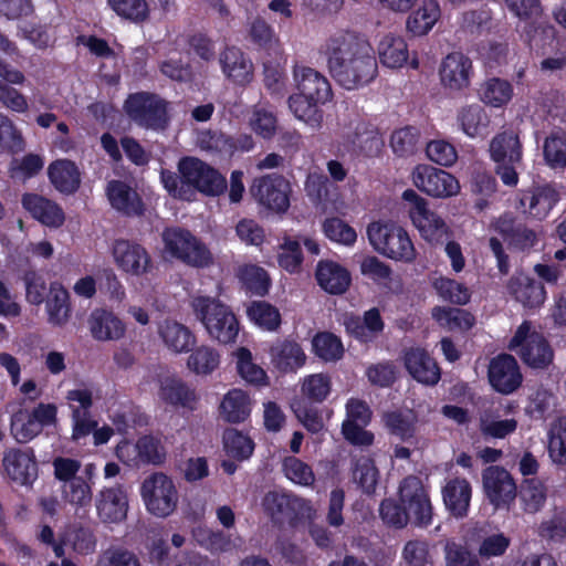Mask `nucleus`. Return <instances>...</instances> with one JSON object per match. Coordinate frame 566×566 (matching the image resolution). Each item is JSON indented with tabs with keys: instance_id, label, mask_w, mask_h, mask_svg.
Masks as SVG:
<instances>
[{
	"instance_id": "f257e3e1",
	"label": "nucleus",
	"mask_w": 566,
	"mask_h": 566,
	"mask_svg": "<svg viewBox=\"0 0 566 566\" xmlns=\"http://www.w3.org/2000/svg\"><path fill=\"white\" fill-rule=\"evenodd\" d=\"M333 78L346 90L370 83L377 75V61L369 42L355 32H337L322 46Z\"/></svg>"
},
{
	"instance_id": "f03ea898",
	"label": "nucleus",
	"mask_w": 566,
	"mask_h": 566,
	"mask_svg": "<svg viewBox=\"0 0 566 566\" xmlns=\"http://www.w3.org/2000/svg\"><path fill=\"white\" fill-rule=\"evenodd\" d=\"M178 171L179 178L166 170L160 175L165 189L175 198L191 200L196 191L219 196L227 188L224 177L200 159L182 158L178 164Z\"/></svg>"
},
{
	"instance_id": "7ed1b4c3",
	"label": "nucleus",
	"mask_w": 566,
	"mask_h": 566,
	"mask_svg": "<svg viewBox=\"0 0 566 566\" xmlns=\"http://www.w3.org/2000/svg\"><path fill=\"white\" fill-rule=\"evenodd\" d=\"M191 306L211 339L220 344L235 340L239 322L227 304L214 297L199 295L192 298Z\"/></svg>"
},
{
	"instance_id": "20e7f679",
	"label": "nucleus",
	"mask_w": 566,
	"mask_h": 566,
	"mask_svg": "<svg viewBox=\"0 0 566 566\" xmlns=\"http://www.w3.org/2000/svg\"><path fill=\"white\" fill-rule=\"evenodd\" d=\"M371 247L380 254L406 263L416 260L417 253L408 232L391 222H373L367 228Z\"/></svg>"
},
{
	"instance_id": "39448f33",
	"label": "nucleus",
	"mask_w": 566,
	"mask_h": 566,
	"mask_svg": "<svg viewBox=\"0 0 566 566\" xmlns=\"http://www.w3.org/2000/svg\"><path fill=\"white\" fill-rule=\"evenodd\" d=\"M145 509L156 517H168L178 507L179 492L174 479L164 472H154L140 484Z\"/></svg>"
},
{
	"instance_id": "423d86ee",
	"label": "nucleus",
	"mask_w": 566,
	"mask_h": 566,
	"mask_svg": "<svg viewBox=\"0 0 566 566\" xmlns=\"http://www.w3.org/2000/svg\"><path fill=\"white\" fill-rule=\"evenodd\" d=\"M506 6L518 19L517 31L531 46H543L554 34L553 27L542 19L537 0H506Z\"/></svg>"
},
{
	"instance_id": "0eeeda50",
	"label": "nucleus",
	"mask_w": 566,
	"mask_h": 566,
	"mask_svg": "<svg viewBox=\"0 0 566 566\" xmlns=\"http://www.w3.org/2000/svg\"><path fill=\"white\" fill-rule=\"evenodd\" d=\"M509 347L533 368H544L553 360V350L548 343L527 321L517 327Z\"/></svg>"
},
{
	"instance_id": "6e6552de",
	"label": "nucleus",
	"mask_w": 566,
	"mask_h": 566,
	"mask_svg": "<svg viewBox=\"0 0 566 566\" xmlns=\"http://www.w3.org/2000/svg\"><path fill=\"white\" fill-rule=\"evenodd\" d=\"M165 250L174 258L197 268L212 263L209 249L189 231L178 228L166 229L163 232Z\"/></svg>"
},
{
	"instance_id": "1a4fd4ad",
	"label": "nucleus",
	"mask_w": 566,
	"mask_h": 566,
	"mask_svg": "<svg viewBox=\"0 0 566 566\" xmlns=\"http://www.w3.org/2000/svg\"><path fill=\"white\" fill-rule=\"evenodd\" d=\"M57 421V407L54 403L41 402L32 409H21L11 420V432L18 442H29L39 436L44 427L54 426Z\"/></svg>"
},
{
	"instance_id": "9d476101",
	"label": "nucleus",
	"mask_w": 566,
	"mask_h": 566,
	"mask_svg": "<svg viewBox=\"0 0 566 566\" xmlns=\"http://www.w3.org/2000/svg\"><path fill=\"white\" fill-rule=\"evenodd\" d=\"M411 180L420 191L437 199L455 197L461 190L452 174L427 164H419L412 169Z\"/></svg>"
},
{
	"instance_id": "9b49d317",
	"label": "nucleus",
	"mask_w": 566,
	"mask_h": 566,
	"mask_svg": "<svg viewBox=\"0 0 566 566\" xmlns=\"http://www.w3.org/2000/svg\"><path fill=\"white\" fill-rule=\"evenodd\" d=\"M158 400L172 408L192 411L199 402L197 390L181 377L159 368L156 374Z\"/></svg>"
},
{
	"instance_id": "f8f14e48",
	"label": "nucleus",
	"mask_w": 566,
	"mask_h": 566,
	"mask_svg": "<svg viewBox=\"0 0 566 566\" xmlns=\"http://www.w3.org/2000/svg\"><path fill=\"white\" fill-rule=\"evenodd\" d=\"M125 109L134 122L147 128H164L168 120L167 104L155 95H130L125 103Z\"/></svg>"
},
{
	"instance_id": "ddd939ff",
	"label": "nucleus",
	"mask_w": 566,
	"mask_h": 566,
	"mask_svg": "<svg viewBox=\"0 0 566 566\" xmlns=\"http://www.w3.org/2000/svg\"><path fill=\"white\" fill-rule=\"evenodd\" d=\"M111 252L114 264L126 275L142 277L154 268L150 254L138 243L116 240Z\"/></svg>"
},
{
	"instance_id": "4468645a",
	"label": "nucleus",
	"mask_w": 566,
	"mask_h": 566,
	"mask_svg": "<svg viewBox=\"0 0 566 566\" xmlns=\"http://www.w3.org/2000/svg\"><path fill=\"white\" fill-rule=\"evenodd\" d=\"M399 501L415 524L428 525L431 522V501L427 488L419 478L408 476L401 482Z\"/></svg>"
},
{
	"instance_id": "2eb2a0df",
	"label": "nucleus",
	"mask_w": 566,
	"mask_h": 566,
	"mask_svg": "<svg viewBox=\"0 0 566 566\" xmlns=\"http://www.w3.org/2000/svg\"><path fill=\"white\" fill-rule=\"evenodd\" d=\"M482 482L486 499L496 510L509 509L517 496L515 481L503 468L485 469L482 473Z\"/></svg>"
},
{
	"instance_id": "dca6fc26",
	"label": "nucleus",
	"mask_w": 566,
	"mask_h": 566,
	"mask_svg": "<svg viewBox=\"0 0 566 566\" xmlns=\"http://www.w3.org/2000/svg\"><path fill=\"white\" fill-rule=\"evenodd\" d=\"M370 418L371 411L365 401L356 398L348 399L346 402V418L342 424L345 439L355 446H370L374 441V434L365 430Z\"/></svg>"
},
{
	"instance_id": "f3484780",
	"label": "nucleus",
	"mask_w": 566,
	"mask_h": 566,
	"mask_svg": "<svg viewBox=\"0 0 566 566\" xmlns=\"http://www.w3.org/2000/svg\"><path fill=\"white\" fill-rule=\"evenodd\" d=\"M96 515L103 524H120L128 513V495L120 485L103 488L94 501Z\"/></svg>"
},
{
	"instance_id": "a211bd4d",
	"label": "nucleus",
	"mask_w": 566,
	"mask_h": 566,
	"mask_svg": "<svg viewBox=\"0 0 566 566\" xmlns=\"http://www.w3.org/2000/svg\"><path fill=\"white\" fill-rule=\"evenodd\" d=\"M252 195L269 209L283 212L290 206V184L281 176H266L254 180Z\"/></svg>"
},
{
	"instance_id": "6ab92c4d",
	"label": "nucleus",
	"mask_w": 566,
	"mask_h": 566,
	"mask_svg": "<svg viewBox=\"0 0 566 566\" xmlns=\"http://www.w3.org/2000/svg\"><path fill=\"white\" fill-rule=\"evenodd\" d=\"M2 467L7 476L20 485H30L38 478V464L31 449H10L6 451Z\"/></svg>"
},
{
	"instance_id": "aec40b11",
	"label": "nucleus",
	"mask_w": 566,
	"mask_h": 566,
	"mask_svg": "<svg viewBox=\"0 0 566 566\" xmlns=\"http://www.w3.org/2000/svg\"><path fill=\"white\" fill-rule=\"evenodd\" d=\"M472 74V62L461 52L448 54L439 67L441 84L450 91L467 88L471 83Z\"/></svg>"
},
{
	"instance_id": "412c9836",
	"label": "nucleus",
	"mask_w": 566,
	"mask_h": 566,
	"mask_svg": "<svg viewBox=\"0 0 566 566\" xmlns=\"http://www.w3.org/2000/svg\"><path fill=\"white\" fill-rule=\"evenodd\" d=\"M219 64L226 78L234 85L245 86L253 80V62L235 46H228L219 54Z\"/></svg>"
},
{
	"instance_id": "4be33fe9",
	"label": "nucleus",
	"mask_w": 566,
	"mask_h": 566,
	"mask_svg": "<svg viewBox=\"0 0 566 566\" xmlns=\"http://www.w3.org/2000/svg\"><path fill=\"white\" fill-rule=\"evenodd\" d=\"M489 379L493 388L501 394H511L522 384V374L517 361L511 355H500L492 359Z\"/></svg>"
},
{
	"instance_id": "5701e85b",
	"label": "nucleus",
	"mask_w": 566,
	"mask_h": 566,
	"mask_svg": "<svg viewBox=\"0 0 566 566\" xmlns=\"http://www.w3.org/2000/svg\"><path fill=\"white\" fill-rule=\"evenodd\" d=\"M293 74L298 94L318 104H325L331 99V84L319 72L307 66H296Z\"/></svg>"
},
{
	"instance_id": "b1692460",
	"label": "nucleus",
	"mask_w": 566,
	"mask_h": 566,
	"mask_svg": "<svg viewBox=\"0 0 566 566\" xmlns=\"http://www.w3.org/2000/svg\"><path fill=\"white\" fill-rule=\"evenodd\" d=\"M157 334L164 347L171 354H185L196 344V336L185 324L166 318L157 326Z\"/></svg>"
},
{
	"instance_id": "393cba45",
	"label": "nucleus",
	"mask_w": 566,
	"mask_h": 566,
	"mask_svg": "<svg viewBox=\"0 0 566 566\" xmlns=\"http://www.w3.org/2000/svg\"><path fill=\"white\" fill-rule=\"evenodd\" d=\"M92 337L97 342H116L126 334L125 322L115 313L104 310H94L87 319Z\"/></svg>"
},
{
	"instance_id": "a878e982",
	"label": "nucleus",
	"mask_w": 566,
	"mask_h": 566,
	"mask_svg": "<svg viewBox=\"0 0 566 566\" xmlns=\"http://www.w3.org/2000/svg\"><path fill=\"white\" fill-rule=\"evenodd\" d=\"M270 363L279 371H296L306 360L301 345L290 339H277L268 348Z\"/></svg>"
},
{
	"instance_id": "bb28decb",
	"label": "nucleus",
	"mask_w": 566,
	"mask_h": 566,
	"mask_svg": "<svg viewBox=\"0 0 566 566\" xmlns=\"http://www.w3.org/2000/svg\"><path fill=\"white\" fill-rule=\"evenodd\" d=\"M378 56L382 65L389 69H400L410 64L418 67L416 59L409 60V50L406 40L397 34L388 33L381 38L377 46Z\"/></svg>"
},
{
	"instance_id": "cd10ccee",
	"label": "nucleus",
	"mask_w": 566,
	"mask_h": 566,
	"mask_svg": "<svg viewBox=\"0 0 566 566\" xmlns=\"http://www.w3.org/2000/svg\"><path fill=\"white\" fill-rule=\"evenodd\" d=\"M557 201V191L546 185L524 192L520 203L525 214L536 220H543L547 218Z\"/></svg>"
},
{
	"instance_id": "c85d7f7f",
	"label": "nucleus",
	"mask_w": 566,
	"mask_h": 566,
	"mask_svg": "<svg viewBox=\"0 0 566 566\" xmlns=\"http://www.w3.org/2000/svg\"><path fill=\"white\" fill-rule=\"evenodd\" d=\"M403 364L411 377L421 384L434 385L440 379L437 363L421 348L406 350Z\"/></svg>"
},
{
	"instance_id": "c756f323",
	"label": "nucleus",
	"mask_w": 566,
	"mask_h": 566,
	"mask_svg": "<svg viewBox=\"0 0 566 566\" xmlns=\"http://www.w3.org/2000/svg\"><path fill=\"white\" fill-rule=\"evenodd\" d=\"M23 207L34 219L51 228H59L64 223L65 216L61 207L39 195L27 193L22 198Z\"/></svg>"
},
{
	"instance_id": "7c9ffc66",
	"label": "nucleus",
	"mask_w": 566,
	"mask_h": 566,
	"mask_svg": "<svg viewBox=\"0 0 566 566\" xmlns=\"http://www.w3.org/2000/svg\"><path fill=\"white\" fill-rule=\"evenodd\" d=\"M316 280L318 285L329 294H342L346 292L352 282L349 271L343 265L329 260L318 262Z\"/></svg>"
},
{
	"instance_id": "2f4dec72",
	"label": "nucleus",
	"mask_w": 566,
	"mask_h": 566,
	"mask_svg": "<svg viewBox=\"0 0 566 566\" xmlns=\"http://www.w3.org/2000/svg\"><path fill=\"white\" fill-rule=\"evenodd\" d=\"M48 176L53 187L66 195L74 193L81 185L77 165L70 159H56L48 167Z\"/></svg>"
},
{
	"instance_id": "473e14b6",
	"label": "nucleus",
	"mask_w": 566,
	"mask_h": 566,
	"mask_svg": "<svg viewBox=\"0 0 566 566\" xmlns=\"http://www.w3.org/2000/svg\"><path fill=\"white\" fill-rule=\"evenodd\" d=\"M509 291L517 302L528 308L539 307L546 300L544 286L522 273L511 279Z\"/></svg>"
},
{
	"instance_id": "72a5a7b5",
	"label": "nucleus",
	"mask_w": 566,
	"mask_h": 566,
	"mask_svg": "<svg viewBox=\"0 0 566 566\" xmlns=\"http://www.w3.org/2000/svg\"><path fill=\"white\" fill-rule=\"evenodd\" d=\"M441 17V9L436 0H422L407 18L406 29L415 36L428 34Z\"/></svg>"
},
{
	"instance_id": "f704fd0d",
	"label": "nucleus",
	"mask_w": 566,
	"mask_h": 566,
	"mask_svg": "<svg viewBox=\"0 0 566 566\" xmlns=\"http://www.w3.org/2000/svg\"><path fill=\"white\" fill-rule=\"evenodd\" d=\"M443 502L447 509L455 517H464L468 514L472 489L465 479H451L442 490Z\"/></svg>"
},
{
	"instance_id": "c9c22d12",
	"label": "nucleus",
	"mask_w": 566,
	"mask_h": 566,
	"mask_svg": "<svg viewBox=\"0 0 566 566\" xmlns=\"http://www.w3.org/2000/svg\"><path fill=\"white\" fill-rule=\"evenodd\" d=\"M421 238L430 243H437L448 233V226L444 220L428 206L418 212H411L409 217Z\"/></svg>"
},
{
	"instance_id": "e433bc0d",
	"label": "nucleus",
	"mask_w": 566,
	"mask_h": 566,
	"mask_svg": "<svg viewBox=\"0 0 566 566\" xmlns=\"http://www.w3.org/2000/svg\"><path fill=\"white\" fill-rule=\"evenodd\" d=\"M490 153L496 164L517 165L523 156L518 135L512 130L496 135L491 142Z\"/></svg>"
},
{
	"instance_id": "4c0bfd02",
	"label": "nucleus",
	"mask_w": 566,
	"mask_h": 566,
	"mask_svg": "<svg viewBox=\"0 0 566 566\" xmlns=\"http://www.w3.org/2000/svg\"><path fill=\"white\" fill-rule=\"evenodd\" d=\"M107 197L114 209L125 214H139L143 210L137 192L122 181L113 180L107 185Z\"/></svg>"
},
{
	"instance_id": "58836bf2",
	"label": "nucleus",
	"mask_w": 566,
	"mask_h": 566,
	"mask_svg": "<svg viewBox=\"0 0 566 566\" xmlns=\"http://www.w3.org/2000/svg\"><path fill=\"white\" fill-rule=\"evenodd\" d=\"M251 399L242 389H232L220 403V416L228 422L244 421L251 413Z\"/></svg>"
},
{
	"instance_id": "ea45409f",
	"label": "nucleus",
	"mask_w": 566,
	"mask_h": 566,
	"mask_svg": "<svg viewBox=\"0 0 566 566\" xmlns=\"http://www.w3.org/2000/svg\"><path fill=\"white\" fill-rule=\"evenodd\" d=\"M461 130L470 138L483 137L489 133L490 118L478 104L462 107L458 113Z\"/></svg>"
},
{
	"instance_id": "a19ab883",
	"label": "nucleus",
	"mask_w": 566,
	"mask_h": 566,
	"mask_svg": "<svg viewBox=\"0 0 566 566\" xmlns=\"http://www.w3.org/2000/svg\"><path fill=\"white\" fill-rule=\"evenodd\" d=\"M220 361V354L216 348L209 345H200L188 356L186 367L191 374L206 377L219 368Z\"/></svg>"
},
{
	"instance_id": "79ce46f5",
	"label": "nucleus",
	"mask_w": 566,
	"mask_h": 566,
	"mask_svg": "<svg viewBox=\"0 0 566 566\" xmlns=\"http://www.w3.org/2000/svg\"><path fill=\"white\" fill-rule=\"evenodd\" d=\"M69 292L59 283H53L46 300L45 308L49 323L63 326L70 318L71 307Z\"/></svg>"
},
{
	"instance_id": "37998d69",
	"label": "nucleus",
	"mask_w": 566,
	"mask_h": 566,
	"mask_svg": "<svg viewBox=\"0 0 566 566\" xmlns=\"http://www.w3.org/2000/svg\"><path fill=\"white\" fill-rule=\"evenodd\" d=\"M347 332L354 335L361 342L371 340L384 328V322L380 317L379 311L371 308L367 311L364 318L347 317L345 321Z\"/></svg>"
},
{
	"instance_id": "c03bdc74",
	"label": "nucleus",
	"mask_w": 566,
	"mask_h": 566,
	"mask_svg": "<svg viewBox=\"0 0 566 566\" xmlns=\"http://www.w3.org/2000/svg\"><path fill=\"white\" fill-rule=\"evenodd\" d=\"M543 159L547 167L553 170L566 168V133L555 130L549 133L542 145Z\"/></svg>"
},
{
	"instance_id": "a18cd8bd",
	"label": "nucleus",
	"mask_w": 566,
	"mask_h": 566,
	"mask_svg": "<svg viewBox=\"0 0 566 566\" xmlns=\"http://www.w3.org/2000/svg\"><path fill=\"white\" fill-rule=\"evenodd\" d=\"M431 316L440 327L451 332H464L474 325V317L461 308L436 306L431 311Z\"/></svg>"
},
{
	"instance_id": "49530a36",
	"label": "nucleus",
	"mask_w": 566,
	"mask_h": 566,
	"mask_svg": "<svg viewBox=\"0 0 566 566\" xmlns=\"http://www.w3.org/2000/svg\"><path fill=\"white\" fill-rule=\"evenodd\" d=\"M479 96L484 104L500 108L512 99L513 86L510 82L502 78H489L481 84Z\"/></svg>"
},
{
	"instance_id": "de8ad7c7",
	"label": "nucleus",
	"mask_w": 566,
	"mask_h": 566,
	"mask_svg": "<svg viewBox=\"0 0 566 566\" xmlns=\"http://www.w3.org/2000/svg\"><path fill=\"white\" fill-rule=\"evenodd\" d=\"M249 319L259 328L275 332L281 325V313L277 307L265 302L254 301L247 307Z\"/></svg>"
},
{
	"instance_id": "09e8293b",
	"label": "nucleus",
	"mask_w": 566,
	"mask_h": 566,
	"mask_svg": "<svg viewBox=\"0 0 566 566\" xmlns=\"http://www.w3.org/2000/svg\"><path fill=\"white\" fill-rule=\"evenodd\" d=\"M518 499L523 511L534 514L544 506L547 499V488L536 478L525 479L521 485Z\"/></svg>"
},
{
	"instance_id": "8fccbe9b",
	"label": "nucleus",
	"mask_w": 566,
	"mask_h": 566,
	"mask_svg": "<svg viewBox=\"0 0 566 566\" xmlns=\"http://www.w3.org/2000/svg\"><path fill=\"white\" fill-rule=\"evenodd\" d=\"M233 356L238 373L244 381L256 386L268 385V375L261 366L254 363L250 349L239 347L233 353Z\"/></svg>"
},
{
	"instance_id": "3c124183",
	"label": "nucleus",
	"mask_w": 566,
	"mask_h": 566,
	"mask_svg": "<svg viewBox=\"0 0 566 566\" xmlns=\"http://www.w3.org/2000/svg\"><path fill=\"white\" fill-rule=\"evenodd\" d=\"M317 105L318 103L298 93L289 98V106L294 116L313 129L321 126L323 118Z\"/></svg>"
},
{
	"instance_id": "603ef678",
	"label": "nucleus",
	"mask_w": 566,
	"mask_h": 566,
	"mask_svg": "<svg viewBox=\"0 0 566 566\" xmlns=\"http://www.w3.org/2000/svg\"><path fill=\"white\" fill-rule=\"evenodd\" d=\"M300 384L302 396L311 402H323L332 391V379L323 373L307 375Z\"/></svg>"
},
{
	"instance_id": "864d4df0",
	"label": "nucleus",
	"mask_w": 566,
	"mask_h": 566,
	"mask_svg": "<svg viewBox=\"0 0 566 566\" xmlns=\"http://www.w3.org/2000/svg\"><path fill=\"white\" fill-rule=\"evenodd\" d=\"M432 286L442 300L452 304L464 305L470 301L471 292L469 287L447 276L437 277Z\"/></svg>"
},
{
	"instance_id": "5fc2aeb1",
	"label": "nucleus",
	"mask_w": 566,
	"mask_h": 566,
	"mask_svg": "<svg viewBox=\"0 0 566 566\" xmlns=\"http://www.w3.org/2000/svg\"><path fill=\"white\" fill-rule=\"evenodd\" d=\"M223 448L229 457L242 461L251 457L254 443L248 434L237 429H228L223 434Z\"/></svg>"
},
{
	"instance_id": "6e6d98bb",
	"label": "nucleus",
	"mask_w": 566,
	"mask_h": 566,
	"mask_svg": "<svg viewBox=\"0 0 566 566\" xmlns=\"http://www.w3.org/2000/svg\"><path fill=\"white\" fill-rule=\"evenodd\" d=\"M517 428V420L514 417L502 418L499 415L485 412L480 419V430L484 436L504 439Z\"/></svg>"
},
{
	"instance_id": "4d7b16f0",
	"label": "nucleus",
	"mask_w": 566,
	"mask_h": 566,
	"mask_svg": "<svg viewBox=\"0 0 566 566\" xmlns=\"http://www.w3.org/2000/svg\"><path fill=\"white\" fill-rule=\"evenodd\" d=\"M238 276L251 293L256 295L268 293L271 281L264 269L254 264H244L239 268Z\"/></svg>"
},
{
	"instance_id": "13d9d810",
	"label": "nucleus",
	"mask_w": 566,
	"mask_h": 566,
	"mask_svg": "<svg viewBox=\"0 0 566 566\" xmlns=\"http://www.w3.org/2000/svg\"><path fill=\"white\" fill-rule=\"evenodd\" d=\"M277 262L286 272L298 273L303 262L300 241L284 237L279 245Z\"/></svg>"
},
{
	"instance_id": "bf43d9fd",
	"label": "nucleus",
	"mask_w": 566,
	"mask_h": 566,
	"mask_svg": "<svg viewBox=\"0 0 566 566\" xmlns=\"http://www.w3.org/2000/svg\"><path fill=\"white\" fill-rule=\"evenodd\" d=\"M249 126L260 137L270 139L276 132L277 120L272 111L256 105L251 111Z\"/></svg>"
},
{
	"instance_id": "052dcab7",
	"label": "nucleus",
	"mask_w": 566,
	"mask_h": 566,
	"mask_svg": "<svg viewBox=\"0 0 566 566\" xmlns=\"http://www.w3.org/2000/svg\"><path fill=\"white\" fill-rule=\"evenodd\" d=\"M312 344L315 355L325 361L338 360L344 354L340 339L327 332L317 334Z\"/></svg>"
},
{
	"instance_id": "680f3d73",
	"label": "nucleus",
	"mask_w": 566,
	"mask_h": 566,
	"mask_svg": "<svg viewBox=\"0 0 566 566\" xmlns=\"http://www.w3.org/2000/svg\"><path fill=\"white\" fill-rule=\"evenodd\" d=\"M323 231L331 241L346 247L354 245L357 240L355 229L339 218L326 219Z\"/></svg>"
},
{
	"instance_id": "e2e57ef3",
	"label": "nucleus",
	"mask_w": 566,
	"mask_h": 566,
	"mask_svg": "<svg viewBox=\"0 0 566 566\" xmlns=\"http://www.w3.org/2000/svg\"><path fill=\"white\" fill-rule=\"evenodd\" d=\"M138 448L143 464L160 465L166 461L167 450L158 437L150 434L140 437Z\"/></svg>"
},
{
	"instance_id": "0e129e2a",
	"label": "nucleus",
	"mask_w": 566,
	"mask_h": 566,
	"mask_svg": "<svg viewBox=\"0 0 566 566\" xmlns=\"http://www.w3.org/2000/svg\"><path fill=\"white\" fill-rule=\"evenodd\" d=\"M385 426L402 439L411 437L416 416L411 410L386 412L382 417Z\"/></svg>"
},
{
	"instance_id": "69168bd1",
	"label": "nucleus",
	"mask_w": 566,
	"mask_h": 566,
	"mask_svg": "<svg viewBox=\"0 0 566 566\" xmlns=\"http://www.w3.org/2000/svg\"><path fill=\"white\" fill-rule=\"evenodd\" d=\"M62 496L65 502L75 506L84 507L92 500V490L87 482L82 478L73 479L62 486Z\"/></svg>"
},
{
	"instance_id": "338daca9",
	"label": "nucleus",
	"mask_w": 566,
	"mask_h": 566,
	"mask_svg": "<svg viewBox=\"0 0 566 566\" xmlns=\"http://www.w3.org/2000/svg\"><path fill=\"white\" fill-rule=\"evenodd\" d=\"M419 134L416 128L405 127L397 129L390 137V147L399 157L412 155L416 150Z\"/></svg>"
},
{
	"instance_id": "774afa93",
	"label": "nucleus",
	"mask_w": 566,
	"mask_h": 566,
	"mask_svg": "<svg viewBox=\"0 0 566 566\" xmlns=\"http://www.w3.org/2000/svg\"><path fill=\"white\" fill-rule=\"evenodd\" d=\"M353 476L364 492L371 493L378 481V470L371 459L363 457L356 461Z\"/></svg>"
}]
</instances>
